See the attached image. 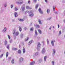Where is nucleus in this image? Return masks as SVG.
Returning a JSON list of instances; mask_svg holds the SVG:
<instances>
[{
	"mask_svg": "<svg viewBox=\"0 0 65 65\" xmlns=\"http://www.w3.org/2000/svg\"><path fill=\"white\" fill-rule=\"evenodd\" d=\"M45 48H43L42 51L41 52V53L42 54H44L45 53Z\"/></svg>",
	"mask_w": 65,
	"mask_h": 65,
	"instance_id": "f257e3e1",
	"label": "nucleus"
},
{
	"mask_svg": "<svg viewBox=\"0 0 65 65\" xmlns=\"http://www.w3.org/2000/svg\"><path fill=\"white\" fill-rule=\"evenodd\" d=\"M54 42H55V41L54 40H53L51 41V43L52 44V46H54Z\"/></svg>",
	"mask_w": 65,
	"mask_h": 65,
	"instance_id": "f03ea898",
	"label": "nucleus"
},
{
	"mask_svg": "<svg viewBox=\"0 0 65 65\" xmlns=\"http://www.w3.org/2000/svg\"><path fill=\"white\" fill-rule=\"evenodd\" d=\"M17 3H18V4H22L23 3V1H19L18 2H17Z\"/></svg>",
	"mask_w": 65,
	"mask_h": 65,
	"instance_id": "7ed1b4c3",
	"label": "nucleus"
},
{
	"mask_svg": "<svg viewBox=\"0 0 65 65\" xmlns=\"http://www.w3.org/2000/svg\"><path fill=\"white\" fill-rule=\"evenodd\" d=\"M25 5H23L22 7V11H23V10H24L25 9Z\"/></svg>",
	"mask_w": 65,
	"mask_h": 65,
	"instance_id": "20e7f679",
	"label": "nucleus"
},
{
	"mask_svg": "<svg viewBox=\"0 0 65 65\" xmlns=\"http://www.w3.org/2000/svg\"><path fill=\"white\" fill-rule=\"evenodd\" d=\"M38 10L39 12H40V13H41V14H42V13H43L42 11V10H41V9H40V8H39Z\"/></svg>",
	"mask_w": 65,
	"mask_h": 65,
	"instance_id": "39448f33",
	"label": "nucleus"
},
{
	"mask_svg": "<svg viewBox=\"0 0 65 65\" xmlns=\"http://www.w3.org/2000/svg\"><path fill=\"white\" fill-rule=\"evenodd\" d=\"M24 59L22 57L20 58L19 59V61L20 62H22V61H23Z\"/></svg>",
	"mask_w": 65,
	"mask_h": 65,
	"instance_id": "423d86ee",
	"label": "nucleus"
},
{
	"mask_svg": "<svg viewBox=\"0 0 65 65\" xmlns=\"http://www.w3.org/2000/svg\"><path fill=\"white\" fill-rule=\"evenodd\" d=\"M14 15L15 17H18V13L15 12L14 13Z\"/></svg>",
	"mask_w": 65,
	"mask_h": 65,
	"instance_id": "0eeeda50",
	"label": "nucleus"
},
{
	"mask_svg": "<svg viewBox=\"0 0 65 65\" xmlns=\"http://www.w3.org/2000/svg\"><path fill=\"white\" fill-rule=\"evenodd\" d=\"M26 8L27 9H32V8L30 7H29V6H27L26 7Z\"/></svg>",
	"mask_w": 65,
	"mask_h": 65,
	"instance_id": "6e6552de",
	"label": "nucleus"
},
{
	"mask_svg": "<svg viewBox=\"0 0 65 65\" xmlns=\"http://www.w3.org/2000/svg\"><path fill=\"white\" fill-rule=\"evenodd\" d=\"M6 31V28L5 27L4 29L3 30V32H5Z\"/></svg>",
	"mask_w": 65,
	"mask_h": 65,
	"instance_id": "1a4fd4ad",
	"label": "nucleus"
},
{
	"mask_svg": "<svg viewBox=\"0 0 65 65\" xmlns=\"http://www.w3.org/2000/svg\"><path fill=\"white\" fill-rule=\"evenodd\" d=\"M39 55V53L38 52H37L35 54V56H37Z\"/></svg>",
	"mask_w": 65,
	"mask_h": 65,
	"instance_id": "9d476101",
	"label": "nucleus"
},
{
	"mask_svg": "<svg viewBox=\"0 0 65 65\" xmlns=\"http://www.w3.org/2000/svg\"><path fill=\"white\" fill-rule=\"evenodd\" d=\"M12 50L14 51H17V50H18V48H12Z\"/></svg>",
	"mask_w": 65,
	"mask_h": 65,
	"instance_id": "9b49d317",
	"label": "nucleus"
},
{
	"mask_svg": "<svg viewBox=\"0 0 65 65\" xmlns=\"http://www.w3.org/2000/svg\"><path fill=\"white\" fill-rule=\"evenodd\" d=\"M19 34V32H17L15 33V36H18Z\"/></svg>",
	"mask_w": 65,
	"mask_h": 65,
	"instance_id": "f8f14e48",
	"label": "nucleus"
},
{
	"mask_svg": "<svg viewBox=\"0 0 65 65\" xmlns=\"http://www.w3.org/2000/svg\"><path fill=\"white\" fill-rule=\"evenodd\" d=\"M40 46V44L39 43H38L37 45L38 47H39Z\"/></svg>",
	"mask_w": 65,
	"mask_h": 65,
	"instance_id": "ddd939ff",
	"label": "nucleus"
},
{
	"mask_svg": "<svg viewBox=\"0 0 65 65\" xmlns=\"http://www.w3.org/2000/svg\"><path fill=\"white\" fill-rule=\"evenodd\" d=\"M29 17H33L34 16V14L33 13H31L29 15Z\"/></svg>",
	"mask_w": 65,
	"mask_h": 65,
	"instance_id": "4468645a",
	"label": "nucleus"
},
{
	"mask_svg": "<svg viewBox=\"0 0 65 65\" xmlns=\"http://www.w3.org/2000/svg\"><path fill=\"white\" fill-rule=\"evenodd\" d=\"M47 58L46 56H45L44 57V61H46V59Z\"/></svg>",
	"mask_w": 65,
	"mask_h": 65,
	"instance_id": "2eb2a0df",
	"label": "nucleus"
},
{
	"mask_svg": "<svg viewBox=\"0 0 65 65\" xmlns=\"http://www.w3.org/2000/svg\"><path fill=\"white\" fill-rule=\"evenodd\" d=\"M14 59H12V60L11 63H12V64H13V63H14Z\"/></svg>",
	"mask_w": 65,
	"mask_h": 65,
	"instance_id": "dca6fc26",
	"label": "nucleus"
},
{
	"mask_svg": "<svg viewBox=\"0 0 65 65\" xmlns=\"http://www.w3.org/2000/svg\"><path fill=\"white\" fill-rule=\"evenodd\" d=\"M4 43L5 45H6L7 44V41L6 40H5Z\"/></svg>",
	"mask_w": 65,
	"mask_h": 65,
	"instance_id": "f3484780",
	"label": "nucleus"
},
{
	"mask_svg": "<svg viewBox=\"0 0 65 65\" xmlns=\"http://www.w3.org/2000/svg\"><path fill=\"white\" fill-rule=\"evenodd\" d=\"M42 61V59H40L39 60L38 62L39 63H40Z\"/></svg>",
	"mask_w": 65,
	"mask_h": 65,
	"instance_id": "a211bd4d",
	"label": "nucleus"
},
{
	"mask_svg": "<svg viewBox=\"0 0 65 65\" xmlns=\"http://www.w3.org/2000/svg\"><path fill=\"white\" fill-rule=\"evenodd\" d=\"M14 10L15 11H17V10H18V7H15Z\"/></svg>",
	"mask_w": 65,
	"mask_h": 65,
	"instance_id": "6ab92c4d",
	"label": "nucleus"
},
{
	"mask_svg": "<svg viewBox=\"0 0 65 65\" xmlns=\"http://www.w3.org/2000/svg\"><path fill=\"white\" fill-rule=\"evenodd\" d=\"M18 54H21V50H19L18 51Z\"/></svg>",
	"mask_w": 65,
	"mask_h": 65,
	"instance_id": "aec40b11",
	"label": "nucleus"
},
{
	"mask_svg": "<svg viewBox=\"0 0 65 65\" xmlns=\"http://www.w3.org/2000/svg\"><path fill=\"white\" fill-rule=\"evenodd\" d=\"M38 30L39 31L40 34H41V31L39 29H38Z\"/></svg>",
	"mask_w": 65,
	"mask_h": 65,
	"instance_id": "412c9836",
	"label": "nucleus"
},
{
	"mask_svg": "<svg viewBox=\"0 0 65 65\" xmlns=\"http://www.w3.org/2000/svg\"><path fill=\"white\" fill-rule=\"evenodd\" d=\"M50 12V10L49 9H47V13H49Z\"/></svg>",
	"mask_w": 65,
	"mask_h": 65,
	"instance_id": "4be33fe9",
	"label": "nucleus"
},
{
	"mask_svg": "<svg viewBox=\"0 0 65 65\" xmlns=\"http://www.w3.org/2000/svg\"><path fill=\"white\" fill-rule=\"evenodd\" d=\"M23 52L24 54L25 53V48H24V47L23 48Z\"/></svg>",
	"mask_w": 65,
	"mask_h": 65,
	"instance_id": "5701e85b",
	"label": "nucleus"
},
{
	"mask_svg": "<svg viewBox=\"0 0 65 65\" xmlns=\"http://www.w3.org/2000/svg\"><path fill=\"white\" fill-rule=\"evenodd\" d=\"M32 41H33V40H31L29 42L28 44H30L32 42Z\"/></svg>",
	"mask_w": 65,
	"mask_h": 65,
	"instance_id": "b1692460",
	"label": "nucleus"
},
{
	"mask_svg": "<svg viewBox=\"0 0 65 65\" xmlns=\"http://www.w3.org/2000/svg\"><path fill=\"white\" fill-rule=\"evenodd\" d=\"M38 7V4H37L36 5V7H35L36 9H37Z\"/></svg>",
	"mask_w": 65,
	"mask_h": 65,
	"instance_id": "393cba45",
	"label": "nucleus"
},
{
	"mask_svg": "<svg viewBox=\"0 0 65 65\" xmlns=\"http://www.w3.org/2000/svg\"><path fill=\"white\" fill-rule=\"evenodd\" d=\"M15 29H14L13 30V34H15Z\"/></svg>",
	"mask_w": 65,
	"mask_h": 65,
	"instance_id": "a878e982",
	"label": "nucleus"
},
{
	"mask_svg": "<svg viewBox=\"0 0 65 65\" xmlns=\"http://www.w3.org/2000/svg\"><path fill=\"white\" fill-rule=\"evenodd\" d=\"M36 27H37V28H39L40 26H39V25H36Z\"/></svg>",
	"mask_w": 65,
	"mask_h": 65,
	"instance_id": "bb28decb",
	"label": "nucleus"
},
{
	"mask_svg": "<svg viewBox=\"0 0 65 65\" xmlns=\"http://www.w3.org/2000/svg\"><path fill=\"white\" fill-rule=\"evenodd\" d=\"M53 52L54 55H55V53H56V51L55 50H53Z\"/></svg>",
	"mask_w": 65,
	"mask_h": 65,
	"instance_id": "cd10ccee",
	"label": "nucleus"
},
{
	"mask_svg": "<svg viewBox=\"0 0 65 65\" xmlns=\"http://www.w3.org/2000/svg\"><path fill=\"white\" fill-rule=\"evenodd\" d=\"M8 52H7L6 53V56L7 58V57H8Z\"/></svg>",
	"mask_w": 65,
	"mask_h": 65,
	"instance_id": "c85d7f7f",
	"label": "nucleus"
},
{
	"mask_svg": "<svg viewBox=\"0 0 65 65\" xmlns=\"http://www.w3.org/2000/svg\"><path fill=\"white\" fill-rule=\"evenodd\" d=\"M30 30L31 31H33V28L32 27L30 29Z\"/></svg>",
	"mask_w": 65,
	"mask_h": 65,
	"instance_id": "c756f323",
	"label": "nucleus"
},
{
	"mask_svg": "<svg viewBox=\"0 0 65 65\" xmlns=\"http://www.w3.org/2000/svg\"><path fill=\"white\" fill-rule=\"evenodd\" d=\"M29 39V37H27L26 39H25V41H28V40Z\"/></svg>",
	"mask_w": 65,
	"mask_h": 65,
	"instance_id": "7c9ffc66",
	"label": "nucleus"
},
{
	"mask_svg": "<svg viewBox=\"0 0 65 65\" xmlns=\"http://www.w3.org/2000/svg\"><path fill=\"white\" fill-rule=\"evenodd\" d=\"M38 22L39 24H40V25L41 24V22L39 20Z\"/></svg>",
	"mask_w": 65,
	"mask_h": 65,
	"instance_id": "2f4dec72",
	"label": "nucleus"
},
{
	"mask_svg": "<svg viewBox=\"0 0 65 65\" xmlns=\"http://www.w3.org/2000/svg\"><path fill=\"white\" fill-rule=\"evenodd\" d=\"M9 39H10V36H9V35H7Z\"/></svg>",
	"mask_w": 65,
	"mask_h": 65,
	"instance_id": "473e14b6",
	"label": "nucleus"
},
{
	"mask_svg": "<svg viewBox=\"0 0 65 65\" xmlns=\"http://www.w3.org/2000/svg\"><path fill=\"white\" fill-rule=\"evenodd\" d=\"M19 31H22V28H21V27L20 26L19 27Z\"/></svg>",
	"mask_w": 65,
	"mask_h": 65,
	"instance_id": "72a5a7b5",
	"label": "nucleus"
},
{
	"mask_svg": "<svg viewBox=\"0 0 65 65\" xmlns=\"http://www.w3.org/2000/svg\"><path fill=\"white\" fill-rule=\"evenodd\" d=\"M19 21L23 22V21H24V20H23V19H20L19 20Z\"/></svg>",
	"mask_w": 65,
	"mask_h": 65,
	"instance_id": "f704fd0d",
	"label": "nucleus"
},
{
	"mask_svg": "<svg viewBox=\"0 0 65 65\" xmlns=\"http://www.w3.org/2000/svg\"><path fill=\"white\" fill-rule=\"evenodd\" d=\"M35 33L36 35H37V31H36V30H35Z\"/></svg>",
	"mask_w": 65,
	"mask_h": 65,
	"instance_id": "c9c22d12",
	"label": "nucleus"
},
{
	"mask_svg": "<svg viewBox=\"0 0 65 65\" xmlns=\"http://www.w3.org/2000/svg\"><path fill=\"white\" fill-rule=\"evenodd\" d=\"M54 61H52V65H54Z\"/></svg>",
	"mask_w": 65,
	"mask_h": 65,
	"instance_id": "e433bc0d",
	"label": "nucleus"
},
{
	"mask_svg": "<svg viewBox=\"0 0 65 65\" xmlns=\"http://www.w3.org/2000/svg\"><path fill=\"white\" fill-rule=\"evenodd\" d=\"M12 39H11L9 41V42L10 43H11L12 42Z\"/></svg>",
	"mask_w": 65,
	"mask_h": 65,
	"instance_id": "4c0bfd02",
	"label": "nucleus"
},
{
	"mask_svg": "<svg viewBox=\"0 0 65 65\" xmlns=\"http://www.w3.org/2000/svg\"><path fill=\"white\" fill-rule=\"evenodd\" d=\"M3 54H2V55H1L0 57V58H2V57H3Z\"/></svg>",
	"mask_w": 65,
	"mask_h": 65,
	"instance_id": "58836bf2",
	"label": "nucleus"
},
{
	"mask_svg": "<svg viewBox=\"0 0 65 65\" xmlns=\"http://www.w3.org/2000/svg\"><path fill=\"white\" fill-rule=\"evenodd\" d=\"M7 48H8V49H9V45H8L7 46Z\"/></svg>",
	"mask_w": 65,
	"mask_h": 65,
	"instance_id": "ea45409f",
	"label": "nucleus"
},
{
	"mask_svg": "<svg viewBox=\"0 0 65 65\" xmlns=\"http://www.w3.org/2000/svg\"><path fill=\"white\" fill-rule=\"evenodd\" d=\"M61 31H60L59 32V35H61Z\"/></svg>",
	"mask_w": 65,
	"mask_h": 65,
	"instance_id": "a19ab883",
	"label": "nucleus"
},
{
	"mask_svg": "<svg viewBox=\"0 0 65 65\" xmlns=\"http://www.w3.org/2000/svg\"><path fill=\"white\" fill-rule=\"evenodd\" d=\"M23 35L22 34H21V38H22V37H23Z\"/></svg>",
	"mask_w": 65,
	"mask_h": 65,
	"instance_id": "79ce46f5",
	"label": "nucleus"
},
{
	"mask_svg": "<svg viewBox=\"0 0 65 65\" xmlns=\"http://www.w3.org/2000/svg\"><path fill=\"white\" fill-rule=\"evenodd\" d=\"M53 10H55V6H53Z\"/></svg>",
	"mask_w": 65,
	"mask_h": 65,
	"instance_id": "37998d69",
	"label": "nucleus"
},
{
	"mask_svg": "<svg viewBox=\"0 0 65 65\" xmlns=\"http://www.w3.org/2000/svg\"><path fill=\"white\" fill-rule=\"evenodd\" d=\"M11 59V57H9L8 58V60H10Z\"/></svg>",
	"mask_w": 65,
	"mask_h": 65,
	"instance_id": "c03bdc74",
	"label": "nucleus"
},
{
	"mask_svg": "<svg viewBox=\"0 0 65 65\" xmlns=\"http://www.w3.org/2000/svg\"><path fill=\"white\" fill-rule=\"evenodd\" d=\"M13 5H11V8H12V7H13Z\"/></svg>",
	"mask_w": 65,
	"mask_h": 65,
	"instance_id": "a18cd8bd",
	"label": "nucleus"
},
{
	"mask_svg": "<svg viewBox=\"0 0 65 65\" xmlns=\"http://www.w3.org/2000/svg\"><path fill=\"white\" fill-rule=\"evenodd\" d=\"M47 43H48V44L49 43V41H48V39H47Z\"/></svg>",
	"mask_w": 65,
	"mask_h": 65,
	"instance_id": "49530a36",
	"label": "nucleus"
},
{
	"mask_svg": "<svg viewBox=\"0 0 65 65\" xmlns=\"http://www.w3.org/2000/svg\"><path fill=\"white\" fill-rule=\"evenodd\" d=\"M28 3H29V4H30V1H28Z\"/></svg>",
	"mask_w": 65,
	"mask_h": 65,
	"instance_id": "de8ad7c7",
	"label": "nucleus"
},
{
	"mask_svg": "<svg viewBox=\"0 0 65 65\" xmlns=\"http://www.w3.org/2000/svg\"><path fill=\"white\" fill-rule=\"evenodd\" d=\"M6 6V4H5L4 5V7H5Z\"/></svg>",
	"mask_w": 65,
	"mask_h": 65,
	"instance_id": "09e8293b",
	"label": "nucleus"
},
{
	"mask_svg": "<svg viewBox=\"0 0 65 65\" xmlns=\"http://www.w3.org/2000/svg\"><path fill=\"white\" fill-rule=\"evenodd\" d=\"M55 14H58V13H57V12H55Z\"/></svg>",
	"mask_w": 65,
	"mask_h": 65,
	"instance_id": "8fccbe9b",
	"label": "nucleus"
},
{
	"mask_svg": "<svg viewBox=\"0 0 65 65\" xmlns=\"http://www.w3.org/2000/svg\"><path fill=\"white\" fill-rule=\"evenodd\" d=\"M37 50L38 51H39V50H40V49H39V48H37Z\"/></svg>",
	"mask_w": 65,
	"mask_h": 65,
	"instance_id": "3c124183",
	"label": "nucleus"
},
{
	"mask_svg": "<svg viewBox=\"0 0 65 65\" xmlns=\"http://www.w3.org/2000/svg\"><path fill=\"white\" fill-rule=\"evenodd\" d=\"M33 1L35 2H36V0H33Z\"/></svg>",
	"mask_w": 65,
	"mask_h": 65,
	"instance_id": "603ef678",
	"label": "nucleus"
},
{
	"mask_svg": "<svg viewBox=\"0 0 65 65\" xmlns=\"http://www.w3.org/2000/svg\"><path fill=\"white\" fill-rule=\"evenodd\" d=\"M51 28H52V27L51 26L49 28L50 30H51Z\"/></svg>",
	"mask_w": 65,
	"mask_h": 65,
	"instance_id": "864d4df0",
	"label": "nucleus"
},
{
	"mask_svg": "<svg viewBox=\"0 0 65 65\" xmlns=\"http://www.w3.org/2000/svg\"><path fill=\"white\" fill-rule=\"evenodd\" d=\"M24 30H26L27 29V28L26 27H25L24 28Z\"/></svg>",
	"mask_w": 65,
	"mask_h": 65,
	"instance_id": "5fc2aeb1",
	"label": "nucleus"
},
{
	"mask_svg": "<svg viewBox=\"0 0 65 65\" xmlns=\"http://www.w3.org/2000/svg\"><path fill=\"white\" fill-rule=\"evenodd\" d=\"M45 2H47V0H45Z\"/></svg>",
	"mask_w": 65,
	"mask_h": 65,
	"instance_id": "6e6d98bb",
	"label": "nucleus"
},
{
	"mask_svg": "<svg viewBox=\"0 0 65 65\" xmlns=\"http://www.w3.org/2000/svg\"><path fill=\"white\" fill-rule=\"evenodd\" d=\"M60 26H59V24H58V28H59Z\"/></svg>",
	"mask_w": 65,
	"mask_h": 65,
	"instance_id": "4d7b16f0",
	"label": "nucleus"
},
{
	"mask_svg": "<svg viewBox=\"0 0 65 65\" xmlns=\"http://www.w3.org/2000/svg\"><path fill=\"white\" fill-rule=\"evenodd\" d=\"M29 12V11H26V12Z\"/></svg>",
	"mask_w": 65,
	"mask_h": 65,
	"instance_id": "13d9d810",
	"label": "nucleus"
},
{
	"mask_svg": "<svg viewBox=\"0 0 65 65\" xmlns=\"http://www.w3.org/2000/svg\"><path fill=\"white\" fill-rule=\"evenodd\" d=\"M20 47H21V46H20V45H19V48H20Z\"/></svg>",
	"mask_w": 65,
	"mask_h": 65,
	"instance_id": "bf43d9fd",
	"label": "nucleus"
},
{
	"mask_svg": "<svg viewBox=\"0 0 65 65\" xmlns=\"http://www.w3.org/2000/svg\"><path fill=\"white\" fill-rule=\"evenodd\" d=\"M30 12H32V11H31Z\"/></svg>",
	"mask_w": 65,
	"mask_h": 65,
	"instance_id": "052dcab7",
	"label": "nucleus"
},
{
	"mask_svg": "<svg viewBox=\"0 0 65 65\" xmlns=\"http://www.w3.org/2000/svg\"><path fill=\"white\" fill-rule=\"evenodd\" d=\"M51 18H50V19H49V20H51Z\"/></svg>",
	"mask_w": 65,
	"mask_h": 65,
	"instance_id": "680f3d73",
	"label": "nucleus"
},
{
	"mask_svg": "<svg viewBox=\"0 0 65 65\" xmlns=\"http://www.w3.org/2000/svg\"><path fill=\"white\" fill-rule=\"evenodd\" d=\"M53 28H54V26H53Z\"/></svg>",
	"mask_w": 65,
	"mask_h": 65,
	"instance_id": "e2e57ef3",
	"label": "nucleus"
},
{
	"mask_svg": "<svg viewBox=\"0 0 65 65\" xmlns=\"http://www.w3.org/2000/svg\"><path fill=\"white\" fill-rule=\"evenodd\" d=\"M0 52H1V50H0Z\"/></svg>",
	"mask_w": 65,
	"mask_h": 65,
	"instance_id": "0e129e2a",
	"label": "nucleus"
},
{
	"mask_svg": "<svg viewBox=\"0 0 65 65\" xmlns=\"http://www.w3.org/2000/svg\"><path fill=\"white\" fill-rule=\"evenodd\" d=\"M64 54H65V52H64Z\"/></svg>",
	"mask_w": 65,
	"mask_h": 65,
	"instance_id": "69168bd1",
	"label": "nucleus"
},
{
	"mask_svg": "<svg viewBox=\"0 0 65 65\" xmlns=\"http://www.w3.org/2000/svg\"><path fill=\"white\" fill-rule=\"evenodd\" d=\"M38 1H39V0H38Z\"/></svg>",
	"mask_w": 65,
	"mask_h": 65,
	"instance_id": "338daca9",
	"label": "nucleus"
}]
</instances>
